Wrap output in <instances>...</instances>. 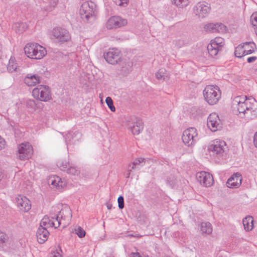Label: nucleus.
Segmentation results:
<instances>
[{
    "label": "nucleus",
    "instance_id": "nucleus-42",
    "mask_svg": "<svg viewBox=\"0 0 257 257\" xmlns=\"http://www.w3.org/2000/svg\"><path fill=\"white\" fill-rule=\"evenodd\" d=\"M248 100V98L246 96H237L235 97L234 99V101L237 102V104H239V103H244Z\"/></svg>",
    "mask_w": 257,
    "mask_h": 257
},
{
    "label": "nucleus",
    "instance_id": "nucleus-12",
    "mask_svg": "<svg viewBox=\"0 0 257 257\" xmlns=\"http://www.w3.org/2000/svg\"><path fill=\"white\" fill-rule=\"evenodd\" d=\"M103 57L107 63L115 65L120 60V52L117 49H110L107 52L104 53Z\"/></svg>",
    "mask_w": 257,
    "mask_h": 257
},
{
    "label": "nucleus",
    "instance_id": "nucleus-7",
    "mask_svg": "<svg viewBox=\"0 0 257 257\" xmlns=\"http://www.w3.org/2000/svg\"><path fill=\"white\" fill-rule=\"evenodd\" d=\"M224 45V40L221 37H216L212 40L207 46L209 54L212 57L216 56Z\"/></svg>",
    "mask_w": 257,
    "mask_h": 257
},
{
    "label": "nucleus",
    "instance_id": "nucleus-36",
    "mask_svg": "<svg viewBox=\"0 0 257 257\" xmlns=\"http://www.w3.org/2000/svg\"><path fill=\"white\" fill-rule=\"evenodd\" d=\"M79 134L78 132H69L65 137V141L66 144H70L71 142L74 140V138Z\"/></svg>",
    "mask_w": 257,
    "mask_h": 257
},
{
    "label": "nucleus",
    "instance_id": "nucleus-51",
    "mask_svg": "<svg viewBox=\"0 0 257 257\" xmlns=\"http://www.w3.org/2000/svg\"><path fill=\"white\" fill-rule=\"evenodd\" d=\"M257 59V57L255 56L250 57L247 59V61L248 63H251L255 61Z\"/></svg>",
    "mask_w": 257,
    "mask_h": 257
},
{
    "label": "nucleus",
    "instance_id": "nucleus-43",
    "mask_svg": "<svg viewBox=\"0 0 257 257\" xmlns=\"http://www.w3.org/2000/svg\"><path fill=\"white\" fill-rule=\"evenodd\" d=\"M250 22L253 27L257 28V13L252 14L250 17Z\"/></svg>",
    "mask_w": 257,
    "mask_h": 257
},
{
    "label": "nucleus",
    "instance_id": "nucleus-8",
    "mask_svg": "<svg viewBox=\"0 0 257 257\" xmlns=\"http://www.w3.org/2000/svg\"><path fill=\"white\" fill-rule=\"evenodd\" d=\"M225 142L222 140H215L208 147V151L210 155L219 158L224 152Z\"/></svg>",
    "mask_w": 257,
    "mask_h": 257
},
{
    "label": "nucleus",
    "instance_id": "nucleus-39",
    "mask_svg": "<svg viewBox=\"0 0 257 257\" xmlns=\"http://www.w3.org/2000/svg\"><path fill=\"white\" fill-rule=\"evenodd\" d=\"M54 211V209L51 211L50 214V218L51 220H54L55 223H57L58 222H60V224L62 223L61 220L59 219V216L58 213L56 212V213H52V211Z\"/></svg>",
    "mask_w": 257,
    "mask_h": 257
},
{
    "label": "nucleus",
    "instance_id": "nucleus-37",
    "mask_svg": "<svg viewBox=\"0 0 257 257\" xmlns=\"http://www.w3.org/2000/svg\"><path fill=\"white\" fill-rule=\"evenodd\" d=\"M58 0H49V4L45 7V10L47 11H51L56 6Z\"/></svg>",
    "mask_w": 257,
    "mask_h": 257
},
{
    "label": "nucleus",
    "instance_id": "nucleus-22",
    "mask_svg": "<svg viewBox=\"0 0 257 257\" xmlns=\"http://www.w3.org/2000/svg\"><path fill=\"white\" fill-rule=\"evenodd\" d=\"M49 234V232L45 227L40 226L36 233L39 243L42 244L45 242L47 240Z\"/></svg>",
    "mask_w": 257,
    "mask_h": 257
},
{
    "label": "nucleus",
    "instance_id": "nucleus-18",
    "mask_svg": "<svg viewBox=\"0 0 257 257\" xmlns=\"http://www.w3.org/2000/svg\"><path fill=\"white\" fill-rule=\"evenodd\" d=\"M204 29L211 33H224L226 30V27L222 23H209L204 26Z\"/></svg>",
    "mask_w": 257,
    "mask_h": 257
},
{
    "label": "nucleus",
    "instance_id": "nucleus-10",
    "mask_svg": "<svg viewBox=\"0 0 257 257\" xmlns=\"http://www.w3.org/2000/svg\"><path fill=\"white\" fill-rule=\"evenodd\" d=\"M183 143L188 146L194 144L198 140L197 130L194 127H190L183 132L182 137Z\"/></svg>",
    "mask_w": 257,
    "mask_h": 257
},
{
    "label": "nucleus",
    "instance_id": "nucleus-50",
    "mask_svg": "<svg viewBox=\"0 0 257 257\" xmlns=\"http://www.w3.org/2000/svg\"><path fill=\"white\" fill-rule=\"evenodd\" d=\"M137 168V166L133 163V162L130 164L128 165L127 169L129 170L130 172H132V171Z\"/></svg>",
    "mask_w": 257,
    "mask_h": 257
},
{
    "label": "nucleus",
    "instance_id": "nucleus-25",
    "mask_svg": "<svg viewBox=\"0 0 257 257\" xmlns=\"http://www.w3.org/2000/svg\"><path fill=\"white\" fill-rule=\"evenodd\" d=\"M133 63L130 60L125 61L123 64L120 69V72L123 75H128L132 70Z\"/></svg>",
    "mask_w": 257,
    "mask_h": 257
},
{
    "label": "nucleus",
    "instance_id": "nucleus-15",
    "mask_svg": "<svg viewBox=\"0 0 257 257\" xmlns=\"http://www.w3.org/2000/svg\"><path fill=\"white\" fill-rule=\"evenodd\" d=\"M131 120L132 121H129L128 123L130 130L134 135L139 134L144 128L142 120L136 117H132Z\"/></svg>",
    "mask_w": 257,
    "mask_h": 257
},
{
    "label": "nucleus",
    "instance_id": "nucleus-13",
    "mask_svg": "<svg viewBox=\"0 0 257 257\" xmlns=\"http://www.w3.org/2000/svg\"><path fill=\"white\" fill-rule=\"evenodd\" d=\"M196 179L198 182L205 187L212 186L214 183L213 176L210 173L201 171L196 174Z\"/></svg>",
    "mask_w": 257,
    "mask_h": 257
},
{
    "label": "nucleus",
    "instance_id": "nucleus-47",
    "mask_svg": "<svg viewBox=\"0 0 257 257\" xmlns=\"http://www.w3.org/2000/svg\"><path fill=\"white\" fill-rule=\"evenodd\" d=\"M27 106L31 108H34L36 106L35 101L32 99H29L26 102Z\"/></svg>",
    "mask_w": 257,
    "mask_h": 257
},
{
    "label": "nucleus",
    "instance_id": "nucleus-31",
    "mask_svg": "<svg viewBox=\"0 0 257 257\" xmlns=\"http://www.w3.org/2000/svg\"><path fill=\"white\" fill-rule=\"evenodd\" d=\"M17 66V64L16 63L15 58L13 57H11L7 65L8 71L11 73L14 72L16 71Z\"/></svg>",
    "mask_w": 257,
    "mask_h": 257
},
{
    "label": "nucleus",
    "instance_id": "nucleus-40",
    "mask_svg": "<svg viewBox=\"0 0 257 257\" xmlns=\"http://www.w3.org/2000/svg\"><path fill=\"white\" fill-rule=\"evenodd\" d=\"M75 232L80 238L84 237L86 234L85 231L80 226H78L77 228H76L75 229Z\"/></svg>",
    "mask_w": 257,
    "mask_h": 257
},
{
    "label": "nucleus",
    "instance_id": "nucleus-9",
    "mask_svg": "<svg viewBox=\"0 0 257 257\" xmlns=\"http://www.w3.org/2000/svg\"><path fill=\"white\" fill-rule=\"evenodd\" d=\"M194 14L199 19H204L209 14L211 7L208 3L202 2L196 4L193 8Z\"/></svg>",
    "mask_w": 257,
    "mask_h": 257
},
{
    "label": "nucleus",
    "instance_id": "nucleus-52",
    "mask_svg": "<svg viewBox=\"0 0 257 257\" xmlns=\"http://www.w3.org/2000/svg\"><path fill=\"white\" fill-rule=\"evenodd\" d=\"M129 257H142L139 252H132Z\"/></svg>",
    "mask_w": 257,
    "mask_h": 257
},
{
    "label": "nucleus",
    "instance_id": "nucleus-29",
    "mask_svg": "<svg viewBox=\"0 0 257 257\" xmlns=\"http://www.w3.org/2000/svg\"><path fill=\"white\" fill-rule=\"evenodd\" d=\"M51 185L55 186L58 189L62 188L65 185V183L63 182L61 179L57 176L53 177V178L50 179Z\"/></svg>",
    "mask_w": 257,
    "mask_h": 257
},
{
    "label": "nucleus",
    "instance_id": "nucleus-45",
    "mask_svg": "<svg viewBox=\"0 0 257 257\" xmlns=\"http://www.w3.org/2000/svg\"><path fill=\"white\" fill-rule=\"evenodd\" d=\"M114 3L118 6H125L128 2V0H113Z\"/></svg>",
    "mask_w": 257,
    "mask_h": 257
},
{
    "label": "nucleus",
    "instance_id": "nucleus-28",
    "mask_svg": "<svg viewBox=\"0 0 257 257\" xmlns=\"http://www.w3.org/2000/svg\"><path fill=\"white\" fill-rule=\"evenodd\" d=\"M13 29L17 33H23L28 28V26L25 23H16L13 26Z\"/></svg>",
    "mask_w": 257,
    "mask_h": 257
},
{
    "label": "nucleus",
    "instance_id": "nucleus-53",
    "mask_svg": "<svg viewBox=\"0 0 257 257\" xmlns=\"http://www.w3.org/2000/svg\"><path fill=\"white\" fill-rule=\"evenodd\" d=\"M253 143L254 146L257 148V132L255 133L253 137Z\"/></svg>",
    "mask_w": 257,
    "mask_h": 257
},
{
    "label": "nucleus",
    "instance_id": "nucleus-46",
    "mask_svg": "<svg viewBox=\"0 0 257 257\" xmlns=\"http://www.w3.org/2000/svg\"><path fill=\"white\" fill-rule=\"evenodd\" d=\"M118 206L119 209H122L124 207V199L123 196H119L117 199Z\"/></svg>",
    "mask_w": 257,
    "mask_h": 257
},
{
    "label": "nucleus",
    "instance_id": "nucleus-49",
    "mask_svg": "<svg viewBox=\"0 0 257 257\" xmlns=\"http://www.w3.org/2000/svg\"><path fill=\"white\" fill-rule=\"evenodd\" d=\"M6 141L5 140L0 136V151L4 149L5 147Z\"/></svg>",
    "mask_w": 257,
    "mask_h": 257
},
{
    "label": "nucleus",
    "instance_id": "nucleus-21",
    "mask_svg": "<svg viewBox=\"0 0 257 257\" xmlns=\"http://www.w3.org/2000/svg\"><path fill=\"white\" fill-rule=\"evenodd\" d=\"M57 207H54V211L57 212L59 216V219L63 220H70L72 217V211L68 206H65L60 210L56 209Z\"/></svg>",
    "mask_w": 257,
    "mask_h": 257
},
{
    "label": "nucleus",
    "instance_id": "nucleus-56",
    "mask_svg": "<svg viewBox=\"0 0 257 257\" xmlns=\"http://www.w3.org/2000/svg\"><path fill=\"white\" fill-rule=\"evenodd\" d=\"M179 44H178V47H181L183 45V42L181 41H179Z\"/></svg>",
    "mask_w": 257,
    "mask_h": 257
},
{
    "label": "nucleus",
    "instance_id": "nucleus-59",
    "mask_svg": "<svg viewBox=\"0 0 257 257\" xmlns=\"http://www.w3.org/2000/svg\"><path fill=\"white\" fill-rule=\"evenodd\" d=\"M246 48L247 49H250V46H248Z\"/></svg>",
    "mask_w": 257,
    "mask_h": 257
},
{
    "label": "nucleus",
    "instance_id": "nucleus-11",
    "mask_svg": "<svg viewBox=\"0 0 257 257\" xmlns=\"http://www.w3.org/2000/svg\"><path fill=\"white\" fill-rule=\"evenodd\" d=\"M18 149L17 156L21 160L29 159L33 153V147L29 143L21 144Z\"/></svg>",
    "mask_w": 257,
    "mask_h": 257
},
{
    "label": "nucleus",
    "instance_id": "nucleus-20",
    "mask_svg": "<svg viewBox=\"0 0 257 257\" xmlns=\"http://www.w3.org/2000/svg\"><path fill=\"white\" fill-rule=\"evenodd\" d=\"M246 102L247 104L246 106L247 107L248 117H255L257 115V102L252 97L248 98Z\"/></svg>",
    "mask_w": 257,
    "mask_h": 257
},
{
    "label": "nucleus",
    "instance_id": "nucleus-41",
    "mask_svg": "<svg viewBox=\"0 0 257 257\" xmlns=\"http://www.w3.org/2000/svg\"><path fill=\"white\" fill-rule=\"evenodd\" d=\"M105 102L111 111L114 112L115 110V108L113 105V101L111 97H107L105 99Z\"/></svg>",
    "mask_w": 257,
    "mask_h": 257
},
{
    "label": "nucleus",
    "instance_id": "nucleus-26",
    "mask_svg": "<svg viewBox=\"0 0 257 257\" xmlns=\"http://www.w3.org/2000/svg\"><path fill=\"white\" fill-rule=\"evenodd\" d=\"M200 231L202 235H209L212 231L211 224L209 222H202L200 224Z\"/></svg>",
    "mask_w": 257,
    "mask_h": 257
},
{
    "label": "nucleus",
    "instance_id": "nucleus-19",
    "mask_svg": "<svg viewBox=\"0 0 257 257\" xmlns=\"http://www.w3.org/2000/svg\"><path fill=\"white\" fill-rule=\"evenodd\" d=\"M242 179L241 174L238 173H235L228 179L226 186L229 188H237L241 184Z\"/></svg>",
    "mask_w": 257,
    "mask_h": 257
},
{
    "label": "nucleus",
    "instance_id": "nucleus-17",
    "mask_svg": "<svg viewBox=\"0 0 257 257\" xmlns=\"http://www.w3.org/2000/svg\"><path fill=\"white\" fill-rule=\"evenodd\" d=\"M220 119L215 113H211L207 118V126L212 132H215L219 127Z\"/></svg>",
    "mask_w": 257,
    "mask_h": 257
},
{
    "label": "nucleus",
    "instance_id": "nucleus-24",
    "mask_svg": "<svg viewBox=\"0 0 257 257\" xmlns=\"http://www.w3.org/2000/svg\"><path fill=\"white\" fill-rule=\"evenodd\" d=\"M60 222L55 223L54 220H51L50 217L45 216L41 220L40 226L45 227V228L47 229V227H54L55 228H57L60 226Z\"/></svg>",
    "mask_w": 257,
    "mask_h": 257
},
{
    "label": "nucleus",
    "instance_id": "nucleus-54",
    "mask_svg": "<svg viewBox=\"0 0 257 257\" xmlns=\"http://www.w3.org/2000/svg\"><path fill=\"white\" fill-rule=\"evenodd\" d=\"M3 178V172H2V169L0 168V181L2 180Z\"/></svg>",
    "mask_w": 257,
    "mask_h": 257
},
{
    "label": "nucleus",
    "instance_id": "nucleus-58",
    "mask_svg": "<svg viewBox=\"0 0 257 257\" xmlns=\"http://www.w3.org/2000/svg\"><path fill=\"white\" fill-rule=\"evenodd\" d=\"M255 33H256V35L257 36V27L256 28V30H255Z\"/></svg>",
    "mask_w": 257,
    "mask_h": 257
},
{
    "label": "nucleus",
    "instance_id": "nucleus-30",
    "mask_svg": "<svg viewBox=\"0 0 257 257\" xmlns=\"http://www.w3.org/2000/svg\"><path fill=\"white\" fill-rule=\"evenodd\" d=\"M9 239L7 234L0 230V249H4L7 246Z\"/></svg>",
    "mask_w": 257,
    "mask_h": 257
},
{
    "label": "nucleus",
    "instance_id": "nucleus-3",
    "mask_svg": "<svg viewBox=\"0 0 257 257\" xmlns=\"http://www.w3.org/2000/svg\"><path fill=\"white\" fill-rule=\"evenodd\" d=\"M221 92L217 86H206L203 90L205 101L210 105L216 104L221 98Z\"/></svg>",
    "mask_w": 257,
    "mask_h": 257
},
{
    "label": "nucleus",
    "instance_id": "nucleus-5",
    "mask_svg": "<svg viewBox=\"0 0 257 257\" xmlns=\"http://www.w3.org/2000/svg\"><path fill=\"white\" fill-rule=\"evenodd\" d=\"M256 47L253 42H246L237 47L234 51V55L238 58H241L246 55L252 53Z\"/></svg>",
    "mask_w": 257,
    "mask_h": 257
},
{
    "label": "nucleus",
    "instance_id": "nucleus-48",
    "mask_svg": "<svg viewBox=\"0 0 257 257\" xmlns=\"http://www.w3.org/2000/svg\"><path fill=\"white\" fill-rule=\"evenodd\" d=\"M145 159L144 158H139L136 159L133 162V163L134 164V165L137 166V165H139L140 164L143 163H144V164H145Z\"/></svg>",
    "mask_w": 257,
    "mask_h": 257
},
{
    "label": "nucleus",
    "instance_id": "nucleus-32",
    "mask_svg": "<svg viewBox=\"0 0 257 257\" xmlns=\"http://www.w3.org/2000/svg\"><path fill=\"white\" fill-rule=\"evenodd\" d=\"M156 78L158 80H167L169 79L168 75L164 69H159L156 73Z\"/></svg>",
    "mask_w": 257,
    "mask_h": 257
},
{
    "label": "nucleus",
    "instance_id": "nucleus-55",
    "mask_svg": "<svg viewBox=\"0 0 257 257\" xmlns=\"http://www.w3.org/2000/svg\"><path fill=\"white\" fill-rule=\"evenodd\" d=\"M131 172H130L129 170L127 169V173L126 174V178H129L130 175H131Z\"/></svg>",
    "mask_w": 257,
    "mask_h": 257
},
{
    "label": "nucleus",
    "instance_id": "nucleus-33",
    "mask_svg": "<svg viewBox=\"0 0 257 257\" xmlns=\"http://www.w3.org/2000/svg\"><path fill=\"white\" fill-rule=\"evenodd\" d=\"M171 2L179 8H185L189 4V0H171Z\"/></svg>",
    "mask_w": 257,
    "mask_h": 257
},
{
    "label": "nucleus",
    "instance_id": "nucleus-23",
    "mask_svg": "<svg viewBox=\"0 0 257 257\" xmlns=\"http://www.w3.org/2000/svg\"><path fill=\"white\" fill-rule=\"evenodd\" d=\"M40 78L38 75L28 74L25 77L24 82L28 86H34L40 82Z\"/></svg>",
    "mask_w": 257,
    "mask_h": 257
},
{
    "label": "nucleus",
    "instance_id": "nucleus-38",
    "mask_svg": "<svg viewBox=\"0 0 257 257\" xmlns=\"http://www.w3.org/2000/svg\"><path fill=\"white\" fill-rule=\"evenodd\" d=\"M66 172L67 173L74 176H78L80 172L79 170L72 166H70Z\"/></svg>",
    "mask_w": 257,
    "mask_h": 257
},
{
    "label": "nucleus",
    "instance_id": "nucleus-14",
    "mask_svg": "<svg viewBox=\"0 0 257 257\" xmlns=\"http://www.w3.org/2000/svg\"><path fill=\"white\" fill-rule=\"evenodd\" d=\"M127 24V20L119 16L111 17L106 23L107 29H116L124 26Z\"/></svg>",
    "mask_w": 257,
    "mask_h": 257
},
{
    "label": "nucleus",
    "instance_id": "nucleus-34",
    "mask_svg": "<svg viewBox=\"0 0 257 257\" xmlns=\"http://www.w3.org/2000/svg\"><path fill=\"white\" fill-rule=\"evenodd\" d=\"M247 104L246 103V102L244 103H239V104H237V109L238 112V114H242L243 115H244L245 114H246L248 115V111H247V107L246 106V105Z\"/></svg>",
    "mask_w": 257,
    "mask_h": 257
},
{
    "label": "nucleus",
    "instance_id": "nucleus-35",
    "mask_svg": "<svg viewBox=\"0 0 257 257\" xmlns=\"http://www.w3.org/2000/svg\"><path fill=\"white\" fill-rule=\"evenodd\" d=\"M57 166L63 171H66L70 166L66 160H59L57 163Z\"/></svg>",
    "mask_w": 257,
    "mask_h": 257
},
{
    "label": "nucleus",
    "instance_id": "nucleus-27",
    "mask_svg": "<svg viewBox=\"0 0 257 257\" xmlns=\"http://www.w3.org/2000/svg\"><path fill=\"white\" fill-rule=\"evenodd\" d=\"M253 217L251 216H248L242 220V223L244 228L246 231L251 230L253 228Z\"/></svg>",
    "mask_w": 257,
    "mask_h": 257
},
{
    "label": "nucleus",
    "instance_id": "nucleus-44",
    "mask_svg": "<svg viewBox=\"0 0 257 257\" xmlns=\"http://www.w3.org/2000/svg\"><path fill=\"white\" fill-rule=\"evenodd\" d=\"M61 249L60 248L56 249L55 251H52L50 254L49 257H62L60 254Z\"/></svg>",
    "mask_w": 257,
    "mask_h": 257
},
{
    "label": "nucleus",
    "instance_id": "nucleus-2",
    "mask_svg": "<svg viewBox=\"0 0 257 257\" xmlns=\"http://www.w3.org/2000/svg\"><path fill=\"white\" fill-rule=\"evenodd\" d=\"M26 55L30 59L39 60L42 59L47 54L44 47L38 43H29L24 48Z\"/></svg>",
    "mask_w": 257,
    "mask_h": 257
},
{
    "label": "nucleus",
    "instance_id": "nucleus-1",
    "mask_svg": "<svg viewBox=\"0 0 257 257\" xmlns=\"http://www.w3.org/2000/svg\"><path fill=\"white\" fill-rule=\"evenodd\" d=\"M81 18L86 22H90L95 19L96 13V5L92 1L84 2L79 10Z\"/></svg>",
    "mask_w": 257,
    "mask_h": 257
},
{
    "label": "nucleus",
    "instance_id": "nucleus-57",
    "mask_svg": "<svg viewBox=\"0 0 257 257\" xmlns=\"http://www.w3.org/2000/svg\"><path fill=\"white\" fill-rule=\"evenodd\" d=\"M111 207H112V205H109V204H108L107 205V208L108 209L110 210L111 209Z\"/></svg>",
    "mask_w": 257,
    "mask_h": 257
},
{
    "label": "nucleus",
    "instance_id": "nucleus-6",
    "mask_svg": "<svg viewBox=\"0 0 257 257\" xmlns=\"http://www.w3.org/2000/svg\"><path fill=\"white\" fill-rule=\"evenodd\" d=\"M52 39H55L57 42L65 43L69 41L70 39V35L69 32L65 29L61 27L54 28L51 32Z\"/></svg>",
    "mask_w": 257,
    "mask_h": 257
},
{
    "label": "nucleus",
    "instance_id": "nucleus-16",
    "mask_svg": "<svg viewBox=\"0 0 257 257\" xmlns=\"http://www.w3.org/2000/svg\"><path fill=\"white\" fill-rule=\"evenodd\" d=\"M16 202L18 207L24 212H28L31 208L30 201L25 196L18 195L16 198Z\"/></svg>",
    "mask_w": 257,
    "mask_h": 257
},
{
    "label": "nucleus",
    "instance_id": "nucleus-4",
    "mask_svg": "<svg viewBox=\"0 0 257 257\" xmlns=\"http://www.w3.org/2000/svg\"><path fill=\"white\" fill-rule=\"evenodd\" d=\"M32 95L42 101H47L51 98L50 90L46 85H40L35 88L32 91Z\"/></svg>",
    "mask_w": 257,
    "mask_h": 257
}]
</instances>
